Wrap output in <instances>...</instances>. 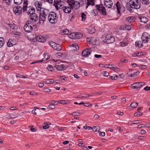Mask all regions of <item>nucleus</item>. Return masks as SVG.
Listing matches in <instances>:
<instances>
[{
  "label": "nucleus",
  "mask_w": 150,
  "mask_h": 150,
  "mask_svg": "<svg viewBox=\"0 0 150 150\" xmlns=\"http://www.w3.org/2000/svg\"><path fill=\"white\" fill-rule=\"evenodd\" d=\"M49 10L47 9L44 8L40 11L39 16V20L38 23L40 24L43 23L47 18V15L49 14Z\"/></svg>",
  "instance_id": "nucleus-1"
},
{
  "label": "nucleus",
  "mask_w": 150,
  "mask_h": 150,
  "mask_svg": "<svg viewBox=\"0 0 150 150\" xmlns=\"http://www.w3.org/2000/svg\"><path fill=\"white\" fill-rule=\"evenodd\" d=\"M28 5L27 0H24L23 6V12H25L27 14L31 15L35 12V8L32 7H27Z\"/></svg>",
  "instance_id": "nucleus-2"
},
{
  "label": "nucleus",
  "mask_w": 150,
  "mask_h": 150,
  "mask_svg": "<svg viewBox=\"0 0 150 150\" xmlns=\"http://www.w3.org/2000/svg\"><path fill=\"white\" fill-rule=\"evenodd\" d=\"M129 4L130 7L129 9H128L130 11L132 10L131 9V8L138 9L140 8L141 3L138 0H130L129 2Z\"/></svg>",
  "instance_id": "nucleus-3"
},
{
  "label": "nucleus",
  "mask_w": 150,
  "mask_h": 150,
  "mask_svg": "<svg viewBox=\"0 0 150 150\" xmlns=\"http://www.w3.org/2000/svg\"><path fill=\"white\" fill-rule=\"evenodd\" d=\"M48 19L50 23L54 24L57 21L58 17L55 12H51L48 16Z\"/></svg>",
  "instance_id": "nucleus-4"
},
{
  "label": "nucleus",
  "mask_w": 150,
  "mask_h": 150,
  "mask_svg": "<svg viewBox=\"0 0 150 150\" xmlns=\"http://www.w3.org/2000/svg\"><path fill=\"white\" fill-rule=\"evenodd\" d=\"M34 26V23L31 21H27L24 25V29L25 32L29 33L32 31Z\"/></svg>",
  "instance_id": "nucleus-5"
},
{
  "label": "nucleus",
  "mask_w": 150,
  "mask_h": 150,
  "mask_svg": "<svg viewBox=\"0 0 150 150\" xmlns=\"http://www.w3.org/2000/svg\"><path fill=\"white\" fill-rule=\"evenodd\" d=\"M102 40L104 42L110 44L114 42L115 40L114 38L109 34H106L102 38Z\"/></svg>",
  "instance_id": "nucleus-6"
},
{
  "label": "nucleus",
  "mask_w": 150,
  "mask_h": 150,
  "mask_svg": "<svg viewBox=\"0 0 150 150\" xmlns=\"http://www.w3.org/2000/svg\"><path fill=\"white\" fill-rule=\"evenodd\" d=\"M67 2L69 6L72 9L74 8L75 10L79 9L80 6V2L74 0H68Z\"/></svg>",
  "instance_id": "nucleus-7"
},
{
  "label": "nucleus",
  "mask_w": 150,
  "mask_h": 150,
  "mask_svg": "<svg viewBox=\"0 0 150 150\" xmlns=\"http://www.w3.org/2000/svg\"><path fill=\"white\" fill-rule=\"evenodd\" d=\"M96 7L99 12L102 15L105 16L106 15L105 8L103 4H100L99 5H96Z\"/></svg>",
  "instance_id": "nucleus-8"
},
{
  "label": "nucleus",
  "mask_w": 150,
  "mask_h": 150,
  "mask_svg": "<svg viewBox=\"0 0 150 150\" xmlns=\"http://www.w3.org/2000/svg\"><path fill=\"white\" fill-rule=\"evenodd\" d=\"M150 35L146 32L144 33L142 35V40L143 42L147 43L149 40Z\"/></svg>",
  "instance_id": "nucleus-9"
},
{
  "label": "nucleus",
  "mask_w": 150,
  "mask_h": 150,
  "mask_svg": "<svg viewBox=\"0 0 150 150\" xmlns=\"http://www.w3.org/2000/svg\"><path fill=\"white\" fill-rule=\"evenodd\" d=\"M13 10L15 14L18 15L21 13L22 11H23V7L18 5L16 6L13 8Z\"/></svg>",
  "instance_id": "nucleus-10"
},
{
  "label": "nucleus",
  "mask_w": 150,
  "mask_h": 150,
  "mask_svg": "<svg viewBox=\"0 0 150 150\" xmlns=\"http://www.w3.org/2000/svg\"><path fill=\"white\" fill-rule=\"evenodd\" d=\"M116 6L117 10V12L118 14L120 13V11L122 10L124 11L125 9V8L123 6L121 2L119 1H117L115 4Z\"/></svg>",
  "instance_id": "nucleus-11"
},
{
  "label": "nucleus",
  "mask_w": 150,
  "mask_h": 150,
  "mask_svg": "<svg viewBox=\"0 0 150 150\" xmlns=\"http://www.w3.org/2000/svg\"><path fill=\"white\" fill-rule=\"evenodd\" d=\"M92 51L90 48H86L82 52V54L84 57H87L91 53Z\"/></svg>",
  "instance_id": "nucleus-12"
},
{
  "label": "nucleus",
  "mask_w": 150,
  "mask_h": 150,
  "mask_svg": "<svg viewBox=\"0 0 150 150\" xmlns=\"http://www.w3.org/2000/svg\"><path fill=\"white\" fill-rule=\"evenodd\" d=\"M145 84V83L143 82H136L132 84L131 87L132 88L135 89L138 88Z\"/></svg>",
  "instance_id": "nucleus-13"
},
{
  "label": "nucleus",
  "mask_w": 150,
  "mask_h": 150,
  "mask_svg": "<svg viewBox=\"0 0 150 150\" xmlns=\"http://www.w3.org/2000/svg\"><path fill=\"white\" fill-rule=\"evenodd\" d=\"M30 18L33 23L37 22L38 20V16L35 13L30 15Z\"/></svg>",
  "instance_id": "nucleus-14"
},
{
  "label": "nucleus",
  "mask_w": 150,
  "mask_h": 150,
  "mask_svg": "<svg viewBox=\"0 0 150 150\" xmlns=\"http://www.w3.org/2000/svg\"><path fill=\"white\" fill-rule=\"evenodd\" d=\"M104 4L106 8H111L113 5V2L111 0H104Z\"/></svg>",
  "instance_id": "nucleus-15"
},
{
  "label": "nucleus",
  "mask_w": 150,
  "mask_h": 150,
  "mask_svg": "<svg viewBox=\"0 0 150 150\" xmlns=\"http://www.w3.org/2000/svg\"><path fill=\"white\" fill-rule=\"evenodd\" d=\"M16 44L17 41H16V40L13 39H10L7 43V45L8 47H10L16 45Z\"/></svg>",
  "instance_id": "nucleus-16"
},
{
  "label": "nucleus",
  "mask_w": 150,
  "mask_h": 150,
  "mask_svg": "<svg viewBox=\"0 0 150 150\" xmlns=\"http://www.w3.org/2000/svg\"><path fill=\"white\" fill-rule=\"evenodd\" d=\"M54 67L58 71H63L66 70V67L63 64H60L56 65L54 66Z\"/></svg>",
  "instance_id": "nucleus-17"
},
{
  "label": "nucleus",
  "mask_w": 150,
  "mask_h": 150,
  "mask_svg": "<svg viewBox=\"0 0 150 150\" xmlns=\"http://www.w3.org/2000/svg\"><path fill=\"white\" fill-rule=\"evenodd\" d=\"M95 0H85V4L86 6V8L87 9L89 6H94L95 4L94 3Z\"/></svg>",
  "instance_id": "nucleus-18"
},
{
  "label": "nucleus",
  "mask_w": 150,
  "mask_h": 150,
  "mask_svg": "<svg viewBox=\"0 0 150 150\" xmlns=\"http://www.w3.org/2000/svg\"><path fill=\"white\" fill-rule=\"evenodd\" d=\"M35 5L38 11H40L43 9L44 8H42V3L40 1H37L35 3Z\"/></svg>",
  "instance_id": "nucleus-19"
},
{
  "label": "nucleus",
  "mask_w": 150,
  "mask_h": 150,
  "mask_svg": "<svg viewBox=\"0 0 150 150\" xmlns=\"http://www.w3.org/2000/svg\"><path fill=\"white\" fill-rule=\"evenodd\" d=\"M62 8L65 13H70L71 11V9H72L71 7H69L68 6H63Z\"/></svg>",
  "instance_id": "nucleus-20"
},
{
  "label": "nucleus",
  "mask_w": 150,
  "mask_h": 150,
  "mask_svg": "<svg viewBox=\"0 0 150 150\" xmlns=\"http://www.w3.org/2000/svg\"><path fill=\"white\" fill-rule=\"evenodd\" d=\"M140 21L143 23H146L148 21V19L146 17L143 16H140L139 17Z\"/></svg>",
  "instance_id": "nucleus-21"
},
{
  "label": "nucleus",
  "mask_w": 150,
  "mask_h": 150,
  "mask_svg": "<svg viewBox=\"0 0 150 150\" xmlns=\"http://www.w3.org/2000/svg\"><path fill=\"white\" fill-rule=\"evenodd\" d=\"M36 39L38 41L41 42H44L45 40V39L41 35H38L36 37Z\"/></svg>",
  "instance_id": "nucleus-22"
},
{
  "label": "nucleus",
  "mask_w": 150,
  "mask_h": 150,
  "mask_svg": "<svg viewBox=\"0 0 150 150\" xmlns=\"http://www.w3.org/2000/svg\"><path fill=\"white\" fill-rule=\"evenodd\" d=\"M62 3V1L61 0H54V5L55 7H58L57 5H60L61 6V4Z\"/></svg>",
  "instance_id": "nucleus-23"
},
{
  "label": "nucleus",
  "mask_w": 150,
  "mask_h": 150,
  "mask_svg": "<svg viewBox=\"0 0 150 150\" xmlns=\"http://www.w3.org/2000/svg\"><path fill=\"white\" fill-rule=\"evenodd\" d=\"M135 18L134 16H129L126 18V21L129 23L132 22L134 21Z\"/></svg>",
  "instance_id": "nucleus-24"
},
{
  "label": "nucleus",
  "mask_w": 150,
  "mask_h": 150,
  "mask_svg": "<svg viewBox=\"0 0 150 150\" xmlns=\"http://www.w3.org/2000/svg\"><path fill=\"white\" fill-rule=\"evenodd\" d=\"M71 50L74 51H77L79 49V47L76 44H73L71 45Z\"/></svg>",
  "instance_id": "nucleus-25"
},
{
  "label": "nucleus",
  "mask_w": 150,
  "mask_h": 150,
  "mask_svg": "<svg viewBox=\"0 0 150 150\" xmlns=\"http://www.w3.org/2000/svg\"><path fill=\"white\" fill-rule=\"evenodd\" d=\"M44 82L46 84H49L53 83L54 81L53 79H47L45 80Z\"/></svg>",
  "instance_id": "nucleus-26"
},
{
  "label": "nucleus",
  "mask_w": 150,
  "mask_h": 150,
  "mask_svg": "<svg viewBox=\"0 0 150 150\" xmlns=\"http://www.w3.org/2000/svg\"><path fill=\"white\" fill-rule=\"evenodd\" d=\"M54 49L56 50L59 51L62 50V48L60 44H56Z\"/></svg>",
  "instance_id": "nucleus-27"
},
{
  "label": "nucleus",
  "mask_w": 150,
  "mask_h": 150,
  "mask_svg": "<svg viewBox=\"0 0 150 150\" xmlns=\"http://www.w3.org/2000/svg\"><path fill=\"white\" fill-rule=\"evenodd\" d=\"M143 42L142 43L141 41H137L135 42V45L138 46L139 47H141L143 46Z\"/></svg>",
  "instance_id": "nucleus-28"
},
{
  "label": "nucleus",
  "mask_w": 150,
  "mask_h": 150,
  "mask_svg": "<svg viewBox=\"0 0 150 150\" xmlns=\"http://www.w3.org/2000/svg\"><path fill=\"white\" fill-rule=\"evenodd\" d=\"M82 37V35L81 33H76L75 38V39H77L81 38Z\"/></svg>",
  "instance_id": "nucleus-29"
},
{
  "label": "nucleus",
  "mask_w": 150,
  "mask_h": 150,
  "mask_svg": "<svg viewBox=\"0 0 150 150\" xmlns=\"http://www.w3.org/2000/svg\"><path fill=\"white\" fill-rule=\"evenodd\" d=\"M76 33H70L69 34L68 37L71 38L75 39V38Z\"/></svg>",
  "instance_id": "nucleus-30"
},
{
  "label": "nucleus",
  "mask_w": 150,
  "mask_h": 150,
  "mask_svg": "<svg viewBox=\"0 0 150 150\" xmlns=\"http://www.w3.org/2000/svg\"><path fill=\"white\" fill-rule=\"evenodd\" d=\"M91 96V95H88L86 94H82L79 95L78 98H87Z\"/></svg>",
  "instance_id": "nucleus-31"
},
{
  "label": "nucleus",
  "mask_w": 150,
  "mask_h": 150,
  "mask_svg": "<svg viewBox=\"0 0 150 150\" xmlns=\"http://www.w3.org/2000/svg\"><path fill=\"white\" fill-rule=\"evenodd\" d=\"M4 44V39L3 38H0V48L2 47Z\"/></svg>",
  "instance_id": "nucleus-32"
},
{
  "label": "nucleus",
  "mask_w": 150,
  "mask_h": 150,
  "mask_svg": "<svg viewBox=\"0 0 150 150\" xmlns=\"http://www.w3.org/2000/svg\"><path fill=\"white\" fill-rule=\"evenodd\" d=\"M56 44V43L52 41H50L48 42L49 45L53 48Z\"/></svg>",
  "instance_id": "nucleus-33"
},
{
  "label": "nucleus",
  "mask_w": 150,
  "mask_h": 150,
  "mask_svg": "<svg viewBox=\"0 0 150 150\" xmlns=\"http://www.w3.org/2000/svg\"><path fill=\"white\" fill-rule=\"evenodd\" d=\"M142 4L144 5H147L149 3V0H140Z\"/></svg>",
  "instance_id": "nucleus-34"
},
{
  "label": "nucleus",
  "mask_w": 150,
  "mask_h": 150,
  "mask_svg": "<svg viewBox=\"0 0 150 150\" xmlns=\"http://www.w3.org/2000/svg\"><path fill=\"white\" fill-rule=\"evenodd\" d=\"M11 28L14 29L15 28V24L14 23H11L10 22L7 24Z\"/></svg>",
  "instance_id": "nucleus-35"
},
{
  "label": "nucleus",
  "mask_w": 150,
  "mask_h": 150,
  "mask_svg": "<svg viewBox=\"0 0 150 150\" xmlns=\"http://www.w3.org/2000/svg\"><path fill=\"white\" fill-rule=\"evenodd\" d=\"M23 0H14V3L16 5H20L22 3Z\"/></svg>",
  "instance_id": "nucleus-36"
},
{
  "label": "nucleus",
  "mask_w": 150,
  "mask_h": 150,
  "mask_svg": "<svg viewBox=\"0 0 150 150\" xmlns=\"http://www.w3.org/2000/svg\"><path fill=\"white\" fill-rule=\"evenodd\" d=\"M69 30L67 29H65L63 30L62 32V34L63 35H68L69 34Z\"/></svg>",
  "instance_id": "nucleus-37"
},
{
  "label": "nucleus",
  "mask_w": 150,
  "mask_h": 150,
  "mask_svg": "<svg viewBox=\"0 0 150 150\" xmlns=\"http://www.w3.org/2000/svg\"><path fill=\"white\" fill-rule=\"evenodd\" d=\"M16 77H19L22 78H27L28 76H24L23 75H21L19 74H16Z\"/></svg>",
  "instance_id": "nucleus-38"
},
{
  "label": "nucleus",
  "mask_w": 150,
  "mask_h": 150,
  "mask_svg": "<svg viewBox=\"0 0 150 150\" xmlns=\"http://www.w3.org/2000/svg\"><path fill=\"white\" fill-rule=\"evenodd\" d=\"M138 103L136 102H133L131 104L130 106L132 108H135L137 106Z\"/></svg>",
  "instance_id": "nucleus-39"
},
{
  "label": "nucleus",
  "mask_w": 150,
  "mask_h": 150,
  "mask_svg": "<svg viewBox=\"0 0 150 150\" xmlns=\"http://www.w3.org/2000/svg\"><path fill=\"white\" fill-rule=\"evenodd\" d=\"M127 43L125 41H123L122 42H120V46L122 47L125 46L126 45H127Z\"/></svg>",
  "instance_id": "nucleus-40"
},
{
  "label": "nucleus",
  "mask_w": 150,
  "mask_h": 150,
  "mask_svg": "<svg viewBox=\"0 0 150 150\" xmlns=\"http://www.w3.org/2000/svg\"><path fill=\"white\" fill-rule=\"evenodd\" d=\"M81 20L82 21H84L86 18V15L84 13H81Z\"/></svg>",
  "instance_id": "nucleus-41"
},
{
  "label": "nucleus",
  "mask_w": 150,
  "mask_h": 150,
  "mask_svg": "<svg viewBox=\"0 0 150 150\" xmlns=\"http://www.w3.org/2000/svg\"><path fill=\"white\" fill-rule=\"evenodd\" d=\"M100 128V127L99 126H95L93 127L92 129L93 131L96 132L98 130L99 131Z\"/></svg>",
  "instance_id": "nucleus-42"
},
{
  "label": "nucleus",
  "mask_w": 150,
  "mask_h": 150,
  "mask_svg": "<svg viewBox=\"0 0 150 150\" xmlns=\"http://www.w3.org/2000/svg\"><path fill=\"white\" fill-rule=\"evenodd\" d=\"M110 69H112V70L116 72H118L120 71V69L119 68L117 67H111Z\"/></svg>",
  "instance_id": "nucleus-43"
},
{
  "label": "nucleus",
  "mask_w": 150,
  "mask_h": 150,
  "mask_svg": "<svg viewBox=\"0 0 150 150\" xmlns=\"http://www.w3.org/2000/svg\"><path fill=\"white\" fill-rule=\"evenodd\" d=\"M71 115H72L73 116H79V111H77L74 112L70 114Z\"/></svg>",
  "instance_id": "nucleus-44"
},
{
  "label": "nucleus",
  "mask_w": 150,
  "mask_h": 150,
  "mask_svg": "<svg viewBox=\"0 0 150 150\" xmlns=\"http://www.w3.org/2000/svg\"><path fill=\"white\" fill-rule=\"evenodd\" d=\"M68 100H59L58 101V103L63 104H65L67 103V102Z\"/></svg>",
  "instance_id": "nucleus-45"
},
{
  "label": "nucleus",
  "mask_w": 150,
  "mask_h": 150,
  "mask_svg": "<svg viewBox=\"0 0 150 150\" xmlns=\"http://www.w3.org/2000/svg\"><path fill=\"white\" fill-rule=\"evenodd\" d=\"M139 71H136L133 74H131L130 75H129L130 77H134V76H137L139 74Z\"/></svg>",
  "instance_id": "nucleus-46"
},
{
  "label": "nucleus",
  "mask_w": 150,
  "mask_h": 150,
  "mask_svg": "<svg viewBox=\"0 0 150 150\" xmlns=\"http://www.w3.org/2000/svg\"><path fill=\"white\" fill-rule=\"evenodd\" d=\"M133 122H134L132 123V124H137L141 123L142 121L141 120H136L133 121Z\"/></svg>",
  "instance_id": "nucleus-47"
},
{
  "label": "nucleus",
  "mask_w": 150,
  "mask_h": 150,
  "mask_svg": "<svg viewBox=\"0 0 150 150\" xmlns=\"http://www.w3.org/2000/svg\"><path fill=\"white\" fill-rule=\"evenodd\" d=\"M142 115V113L140 112H138L134 113V117H139L141 116Z\"/></svg>",
  "instance_id": "nucleus-48"
},
{
  "label": "nucleus",
  "mask_w": 150,
  "mask_h": 150,
  "mask_svg": "<svg viewBox=\"0 0 150 150\" xmlns=\"http://www.w3.org/2000/svg\"><path fill=\"white\" fill-rule=\"evenodd\" d=\"M47 68L48 70L50 71H52L54 69L53 67L50 65H48Z\"/></svg>",
  "instance_id": "nucleus-49"
},
{
  "label": "nucleus",
  "mask_w": 150,
  "mask_h": 150,
  "mask_svg": "<svg viewBox=\"0 0 150 150\" xmlns=\"http://www.w3.org/2000/svg\"><path fill=\"white\" fill-rule=\"evenodd\" d=\"M98 133L100 136L104 137L105 135V132H102L101 131H99Z\"/></svg>",
  "instance_id": "nucleus-50"
},
{
  "label": "nucleus",
  "mask_w": 150,
  "mask_h": 150,
  "mask_svg": "<svg viewBox=\"0 0 150 150\" xmlns=\"http://www.w3.org/2000/svg\"><path fill=\"white\" fill-rule=\"evenodd\" d=\"M48 106L51 109H54L55 108V106L54 104H50Z\"/></svg>",
  "instance_id": "nucleus-51"
},
{
  "label": "nucleus",
  "mask_w": 150,
  "mask_h": 150,
  "mask_svg": "<svg viewBox=\"0 0 150 150\" xmlns=\"http://www.w3.org/2000/svg\"><path fill=\"white\" fill-rule=\"evenodd\" d=\"M11 1V0H3V1L4 3H6L7 4H9Z\"/></svg>",
  "instance_id": "nucleus-52"
},
{
  "label": "nucleus",
  "mask_w": 150,
  "mask_h": 150,
  "mask_svg": "<svg viewBox=\"0 0 150 150\" xmlns=\"http://www.w3.org/2000/svg\"><path fill=\"white\" fill-rule=\"evenodd\" d=\"M125 29L127 30H129L131 28V27L129 25H125Z\"/></svg>",
  "instance_id": "nucleus-53"
},
{
  "label": "nucleus",
  "mask_w": 150,
  "mask_h": 150,
  "mask_svg": "<svg viewBox=\"0 0 150 150\" xmlns=\"http://www.w3.org/2000/svg\"><path fill=\"white\" fill-rule=\"evenodd\" d=\"M146 67L147 66L144 65H141L140 67V68L142 69H145Z\"/></svg>",
  "instance_id": "nucleus-54"
},
{
  "label": "nucleus",
  "mask_w": 150,
  "mask_h": 150,
  "mask_svg": "<svg viewBox=\"0 0 150 150\" xmlns=\"http://www.w3.org/2000/svg\"><path fill=\"white\" fill-rule=\"evenodd\" d=\"M18 108L16 106L11 107L10 108V109L11 110H17Z\"/></svg>",
  "instance_id": "nucleus-55"
},
{
  "label": "nucleus",
  "mask_w": 150,
  "mask_h": 150,
  "mask_svg": "<svg viewBox=\"0 0 150 150\" xmlns=\"http://www.w3.org/2000/svg\"><path fill=\"white\" fill-rule=\"evenodd\" d=\"M103 75L107 77L109 76L108 73L106 71H105L103 72Z\"/></svg>",
  "instance_id": "nucleus-56"
},
{
  "label": "nucleus",
  "mask_w": 150,
  "mask_h": 150,
  "mask_svg": "<svg viewBox=\"0 0 150 150\" xmlns=\"http://www.w3.org/2000/svg\"><path fill=\"white\" fill-rule=\"evenodd\" d=\"M144 125H145V124H140L137 126V128H140L143 127H144Z\"/></svg>",
  "instance_id": "nucleus-57"
},
{
  "label": "nucleus",
  "mask_w": 150,
  "mask_h": 150,
  "mask_svg": "<svg viewBox=\"0 0 150 150\" xmlns=\"http://www.w3.org/2000/svg\"><path fill=\"white\" fill-rule=\"evenodd\" d=\"M84 105L87 107H89L92 106V105L91 104L89 103H84Z\"/></svg>",
  "instance_id": "nucleus-58"
},
{
  "label": "nucleus",
  "mask_w": 150,
  "mask_h": 150,
  "mask_svg": "<svg viewBox=\"0 0 150 150\" xmlns=\"http://www.w3.org/2000/svg\"><path fill=\"white\" fill-rule=\"evenodd\" d=\"M144 89L145 91H146L150 90V87H148V86H146V87H145L144 88Z\"/></svg>",
  "instance_id": "nucleus-59"
},
{
  "label": "nucleus",
  "mask_w": 150,
  "mask_h": 150,
  "mask_svg": "<svg viewBox=\"0 0 150 150\" xmlns=\"http://www.w3.org/2000/svg\"><path fill=\"white\" fill-rule=\"evenodd\" d=\"M30 95L32 96H34L35 95H37L36 93H35L34 91H33L30 92Z\"/></svg>",
  "instance_id": "nucleus-60"
},
{
  "label": "nucleus",
  "mask_w": 150,
  "mask_h": 150,
  "mask_svg": "<svg viewBox=\"0 0 150 150\" xmlns=\"http://www.w3.org/2000/svg\"><path fill=\"white\" fill-rule=\"evenodd\" d=\"M117 114L118 115L122 116L123 115V112H122L118 111L117 112Z\"/></svg>",
  "instance_id": "nucleus-61"
},
{
  "label": "nucleus",
  "mask_w": 150,
  "mask_h": 150,
  "mask_svg": "<svg viewBox=\"0 0 150 150\" xmlns=\"http://www.w3.org/2000/svg\"><path fill=\"white\" fill-rule=\"evenodd\" d=\"M94 57L96 58H99L102 57V56L100 55H98L96 54L94 55Z\"/></svg>",
  "instance_id": "nucleus-62"
},
{
  "label": "nucleus",
  "mask_w": 150,
  "mask_h": 150,
  "mask_svg": "<svg viewBox=\"0 0 150 150\" xmlns=\"http://www.w3.org/2000/svg\"><path fill=\"white\" fill-rule=\"evenodd\" d=\"M49 124H47V125H45L43 126V128L44 129H47L49 128Z\"/></svg>",
  "instance_id": "nucleus-63"
},
{
  "label": "nucleus",
  "mask_w": 150,
  "mask_h": 150,
  "mask_svg": "<svg viewBox=\"0 0 150 150\" xmlns=\"http://www.w3.org/2000/svg\"><path fill=\"white\" fill-rule=\"evenodd\" d=\"M141 133L142 134H144L146 133V131L145 130L142 129L141 131Z\"/></svg>",
  "instance_id": "nucleus-64"
}]
</instances>
